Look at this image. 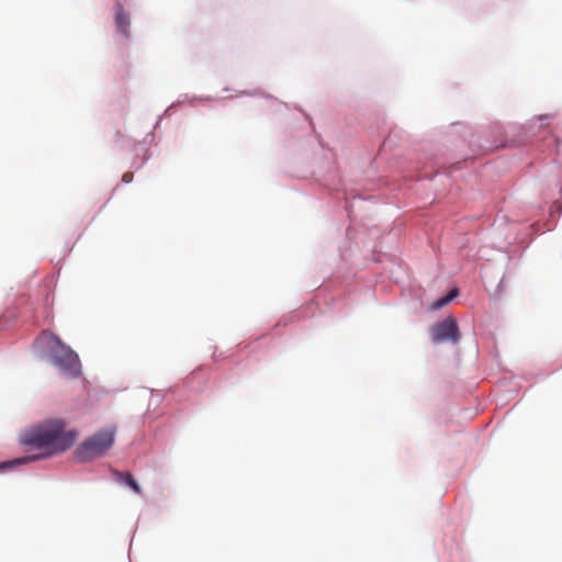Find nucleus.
Returning <instances> with one entry per match:
<instances>
[{"label": "nucleus", "mask_w": 562, "mask_h": 562, "mask_svg": "<svg viewBox=\"0 0 562 562\" xmlns=\"http://www.w3.org/2000/svg\"><path fill=\"white\" fill-rule=\"evenodd\" d=\"M78 437L75 429H65L61 419H49L29 430L23 442L43 450L41 457H50L68 450Z\"/></svg>", "instance_id": "1"}, {"label": "nucleus", "mask_w": 562, "mask_h": 562, "mask_svg": "<svg viewBox=\"0 0 562 562\" xmlns=\"http://www.w3.org/2000/svg\"><path fill=\"white\" fill-rule=\"evenodd\" d=\"M113 428L102 429L87 438L76 450L80 461H90L103 456L114 443Z\"/></svg>", "instance_id": "2"}, {"label": "nucleus", "mask_w": 562, "mask_h": 562, "mask_svg": "<svg viewBox=\"0 0 562 562\" xmlns=\"http://www.w3.org/2000/svg\"><path fill=\"white\" fill-rule=\"evenodd\" d=\"M50 337L56 345V348L52 350L54 366L70 378H78L81 374V362L78 355L58 336L52 335Z\"/></svg>", "instance_id": "3"}, {"label": "nucleus", "mask_w": 562, "mask_h": 562, "mask_svg": "<svg viewBox=\"0 0 562 562\" xmlns=\"http://www.w3.org/2000/svg\"><path fill=\"white\" fill-rule=\"evenodd\" d=\"M430 335L432 341L436 344L443 341H451L457 344L460 339L458 324L451 316L445 318L440 323L435 324L431 328Z\"/></svg>", "instance_id": "4"}, {"label": "nucleus", "mask_w": 562, "mask_h": 562, "mask_svg": "<svg viewBox=\"0 0 562 562\" xmlns=\"http://www.w3.org/2000/svg\"><path fill=\"white\" fill-rule=\"evenodd\" d=\"M115 25L117 31L125 37L130 36V14L124 10L123 4L120 0L115 3Z\"/></svg>", "instance_id": "5"}, {"label": "nucleus", "mask_w": 562, "mask_h": 562, "mask_svg": "<svg viewBox=\"0 0 562 562\" xmlns=\"http://www.w3.org/2000/svg\"><path fill=\"white\" fill-rule=\"evenodd\" d=\"M112 474L115 481L128 485L136 494H142V488L139 484L136 482V480L130 472L112 470Z\"/></svg>", "instance_id": "6"}, {"label": "nucleus", "mask_w": 562, "mask_h": 562, "mask_svg": "<svg viewBox=\"0 0 562 562\" xmlns=\"http://www.w3.org/2000/svg\"><path fill=\"white\" fill-rule=\"evenodd\" d=\"M458 289H452L447 295L432 302L430 305V310H440L441 307L449 304L458 295Z\"/></svg>", "instance_id": "7"}, {"label": "nucleus", "mask_w": 562, "mask_h": 562, "mask_svg": "<svg viewBox=\"0 0 562 562\" xmlns=\"http://www.w3.org/2000/svg\"><path fill=\"white\" fill-rule=\"evenodd\" d=\"M122 181L124 183H130L133 181V173L132 172H125L123 176H122Z\"/></svg>", "instance_id": "8"}, {"label": "nucleus", "mask_w": 562, "mask_h": 562, "mask_svg": "<svg viewBox=\"0 0 562 562\" xmlns=\"http://www.w3.org/2000/svg\"><path fill=\"white\" fill-rule=\"evenodd\" d=\"M552 119H553L552 114H546V115L539 116V120H552Z\"/></svg>", "instance_id": "9"}]
</instances>
